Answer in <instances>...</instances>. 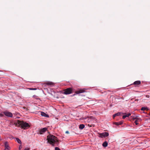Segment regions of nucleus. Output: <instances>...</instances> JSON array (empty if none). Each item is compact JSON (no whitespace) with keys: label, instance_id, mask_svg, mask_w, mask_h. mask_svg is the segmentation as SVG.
<instances>
[{"label":"nucleus","instance_id":"nucleus-1","mask_svg":"<svg viewBox=\"0 0 150 150\" xmlns=\"http://www.w3.org/2000/svg\"><path fill=\"white\" fill-rule=\"evenodd\" d=\"M47 140L48 143L53 146L54 144L57 141V138L52 134H49L47 136Z\"/></svg>","mask_w":150,"mask_h":150},{"label":"nucleus","instance_id":"nucleus-2","mask_svg":"<svg viewBox=\"0 0 150 150\" xmlns=\"http://www.w3.org/2000/svg\"><path fill=\"white\" fill-rule=\"evenodd\" d=\"M17 124L18 126H21L24 129H26L30 126L28 123L19 120H18Z\"/></svg>","mask_w":150,"mask_h":150},{"label":"nucleus","instance_id":"nucleus-3","mask_svg":"<svg viewBox=\"0 0 150 150\" xmlns=\"http://www.w3.org/2000/svg\"><path fill=\"white\" fill-rule=\"evenodd\" d=\"M64 94L67 95L71 93L72 92L73 89L72 88H69L65 89L64 90Z\"/></svg>","mask_w":150,"mask_h":150},{"label":"nucleus","instance_id":"nucleus-4","mask_svg":"<svg viewBox=\"0 0 150 150\" xmlns=\"http://www.w3.org/2000/svg\"><path fill=\"white\" fill-rule=\"evenodd\" d=\"M47 128L46 127H45L43 128L42 129H40L39 131V132L38 133V134H42L45 132L47 130Z\"/></svg>","mask_w":150,"mask_h":150},{"label":"nucleus","instance_id":"nucleus-5","mask_svg":"<svg viewBox=\"0 0 150 150\" xmlns=\"http://www.w3.org/2000/svg\"><path fill=\"white\" fill-rule=\"evenodd\" d=\"M86 90L85 89H80L76 91L75 93L76 94L84 93L86 92Z\"/></svg>","mask_w":150,"mask_h":150},{"label":"nucleus","instance_id":"nucleus-6","mask_svg":"<svg viewBox=\"0 0 150 150\" xmlns=\"http://www.w3.org/2000/svg\"><path fill=\"white\" fill-rule=\"evenodd\" d=\"M4 114L6 116H8L10 117H12L13 115L11 113L8 112V111H5L3 112Z\"/></svg>","mask_w":150,"mask_h":150},{"label":"nucleus","instance_id":"nucleus-7","mask_svg":"<svg viewBox=\"0 0 150 150\" xmlns=\"http://www.w3.org/2000/svg\"><path fill=\"white\" fill-rule=\"evenodd\" d=\"M45 84L47 85H50V86H53L54 84V83L52 82L48 81L45 83Z\"/></svg>","mask_w":150,"mask_h":150},{"label":"nucleus","instance_id":"nucleus-8","mask_svg":"<svg viewBox=\"0 0 150 150\" xmlns=\"http://www.w3.org/2000/svg\"><path fill=\"white\" fill-rule=\"evenodd\" d=\"M131 115V114L130 113H128V114H127L126 113H125V115L123 116L122 118L123 119H125L127 117H128L129 116Z\"/></svg>","mask_w":150,"mask_h":150},{"label":"nucleus","instance_id":"nucleus-9","mask_svg":"<svg viewBox=\"0 0 150 150\" xmlns=\"http://www.w3.org/2000/svg\"><path fill=\"white\" fill-rule=\"evenodd\" d=\"M5 146L6 149H9L10 147L9 146L8 142H5Z\"/></svg>","mask_w":150,"mask_h":150},{"label":"nucleus","instance_id":"nucleus-10","mask_svg":"<svg viewBox=\"0 0 150 150\" xmlns=\"http://www.w3.org/2000/svg\"><path fill=\"white\" fill-rule=\"evenodd\" d=\"M134 84L135 85H139L141 83V81H135L134 83Z\"/></svg>","mask_w":150,"mask_h":150},{"label":"nucleus","instance_id":"nucleus-11","mask_svg":"<svg viewBox=\"0 0 150 150\" xmlns=\"http://www.w3.org/2000/svg\"><path fill=\"white\" fill-rule=\"evenodd\" d=\"M122 122H115L114 123V124L116 125H121L122 124Z\"/></svg>","mask_w":150,"mask_h":150},{"label":"nucleus","instance_id":"nucleus-12","mask_svg":"<svg viewBox=\"0 0 150 150\" xmlns=\"http://www.w3.org/2000/svg\"><path fill=\"white\" fill-rule=\"evenodd\" d=\"M41 115L42 116H44L45 117H48V116L47 115L45 112H42L41 113Z\"/></svg>","mask_w":150,"mask_h":150},{"label":"nucleus","instance_id":"nucleus-13","mask_svg":"<svg viewBox=\"0 0 150 150\" xmlns=\"http://www.w3.org/2000/svg\"><path fill=\"white\" fill-rule=\"evenodd\" d=\"M84 127L85 125L83 124H81L79 125V128L81 129L84 128Z\"/></svg>","mask_w":150,"mask_h":150},{"label":"nucleus","instance_id":"nucleus-14","mask_svg":"<svg viewBox=\"0 0 150 150\" xmlns=\"http://www.w3.org/2000/svg\"><path fill=\"white\" fill-rule=\"evenodd\" d=\"M121 113L118 112L117 113L113 115V117L114 118L115 117L117 116H119L120 115Z\"/></svg>","mask_w":150,"mask_h":150},{"label":"nucleus","instance_id":"nucleus-15","mask_svg":"<svg viewBox=\"0 0 150 150\" xmlns=\"http://www.w3.org/2000/svg\"><path fill=\"white\" fill-rule=\"evenodd\" d=\"M109 136V134L108 132H104V137H106Z\"/></svg>","mask_w":150,"mask_h":150},{"label":"nucleus","instance_id":"nucleus-16","mask_svg":"<svg viewBox=\"0 0 150 150\" xmlns=\"http://www.w3.org/2000/svg\"><path fill=\"white\" fill-rule=\"evenodd\" d=\"M94 118V117H91L90 118H89L87 120V122H90L92 120L91 119H93Z\"/></svg>","mask_w":150,"mask_h":150},{"label":"nucleus","instance_id":"nucleus-17","mask_svg":"<svg viewBox=\"0 0 150 150\" xmlns=\"http://www.w3.org/2000/svg\"><path fill=\"white\" fill-rule=\"evenodd\" d=\"M16 140L19 144H21V141L18 138H16Z\"/></svg>","mask_w":150,"mask_h":150},{"label":"nucleus","instance_id":"nucleus-18","mask_svg":"<svg viewBox=\"0 0 150 150\" xmlns=\"http://www.w3.org/2000/svg\"><path fill=\"white\" fill-rule=\"evenodd\" d=\"M140 120V118H137V120H136L135 122H134V123L136 124V125H137L138 124V121Z\"/></svg>","mask_w":150,"mask_h":150},{"label":"nucleus","instance_id":"nucleus-19","mask_svg":"<svg viewBox=\"0 0 150 150\" xmlns=\"http://www.w3.org/2000/svg\"><path fill=\"white\" fill-rule=\"evenodd\" d=\"M108 145V142L105 141L104 142V147H106Z\"/></svg>","mask_w":150,"mask_h":150},{"label":"nucleus","instance_id":"nucleus-20","mask_svg":"<svg viewBox=\"0 0 150 150\" xmlns=\"http://www.w3.org/2000/svg\"><path fill=\"white\" fill-rule=\"evenodd\" d=\"M131 117L132 119H133L134 120H137L138 118L135 116H131Z\"/></svg>","mask_w":150,"mask_h":150},{"label":"nucleus","instance_id":"nucleus-21","mask_svg":"<svg viewBox=\"0 0 150 150\" xmlns=\"http://www.w3.org/2000/svg\"><path fill=\"white\" fill-rule=\"evenodd\" d=\"M99 137L103 138V133H101L99 134Z\"/></svg>","mask_w":150,"mask_h":150},{"label":"nucleus","instance_id":"nucleus-22","mask_svg":"<svg viewBox=\"0 0 150 150\" xmlns=\"http://www.w3.org/2000/svg\"><path fill=\"white\" fill-rule=\"evenodd\" d=\"M147 109V108L145 107H142L141 108V110H144Z\"/></svg>","mask_w":150,"mask_h":150},{"label":"nucleus","instance_id":"nucleus-23","mask_svg":"<svg viewBox=\"0 0 150 150\" xmlns=\"http://www.w3.org/2000/svg\"><path fill=\"white\" fill-rule=\"evenodd\" d=\"M55 150H61L58 147H56L55 148Z\"/></svg>","mask_w":150,"mask_h":150},{"label":"nucleus","instance_id":"nucleus-24","mask_svg":"<svg viewBox=\"0 0 150 150\" xmlns=\"http://www.w3.org/2000/svg\"><path fill=\"white\" fill-rule=\"evenodd\" d=\"M30 150V148H28V147H26L25 148L24 150Z\"/></svg>","mask_w":150,"mask_h":150},{"label":"nucleus","instance_id":"nucleus-25","mask_svg":"<svg viewBox=\"0 0 150 150\" xmlns=\"http://www.w3.org/2000/svg\"><path fill=\"white\" fill-rule=\"evenodd\" d=\"M29 89L30 90H35L36 89V88H29Z\"/></svg>","mask_w":150,"mask_h":150},{"label":"nucleus","instance_id":"nucleus-26","mask_svg":"<svg viewBox=\"0 0 150 150\" xmlns=\"http://www.w3.org/2000/svg\"><path fill=\"white\" fill-rule=\"evenodd\" d=\"M4 116V115L3 114L1 113H0V117H2Z\"/></svg>","mask_w":150,"mask_h":150},{"label":"nucleus","instance_id":"nucleus-27","mask_svg":"<svg viewBox=\"0 0 150 150\" xmlns=\"http://www.w3.org/2000/svg\"><path fill=\"white\" fill-rule=\"evenodd\" d=\"M88 126H89V127H92V126H93V125H90L89 124H88Z\"/></svg>","mask_w":150,"mask_h":150},{"label":"nucleus","instance_id":"nucleus-28","mask_svg":"<svg viewBox=\"0 0 150 150\" xmlns=\"http://www.w3.org/2000/svg\"><path fill=\"white\" fill-rule=\"evenodd\" d=\"M65 133H66V134H69V132L68 131H66V132H65Z\"/></svg>","mask_w":150,"mask_h":150},{"label":"nucleus","instance_id":"nucleus-29","mask_svg":"<svg viewBox=\"0 0 150 150\" xmlns=\"http://www.w3.org/2000/svg\"><path fill=\"white\" fill-rule=\"evenodd\" d=\"M21 147L20 146L19 148V149H21Z\"/></svg>","mask_w":150,"mask_h":150},{"label":"nucleus","instance_id":"nucleus-30","mask_svg":"<svg viewBox=\"0 0 150 150\" xmlns=\"http://www.w3.org/2000/svg\"><path fill=\"white\" fill-rule=\"evenodd\" d=\"M9 149H5V150H8Z\"/></svg>","mask_w":150,"mask_h":150},{"label":"nucleus","instance_id":"nucleus-31","mask_svg":"<svg viewBox=\"0 0 150 150\" xmlns=\"http://www.w3.org/2000/svg\"><path fill=\"white\" fill-rule=\"evenodd\" d=\"M102 145L103 146V143L102 144Z\"/></svg>","mask_w":150,"mask_h":150}]
</instances>
